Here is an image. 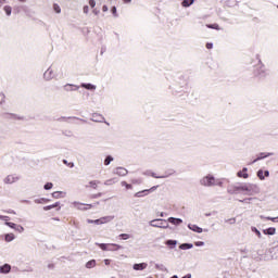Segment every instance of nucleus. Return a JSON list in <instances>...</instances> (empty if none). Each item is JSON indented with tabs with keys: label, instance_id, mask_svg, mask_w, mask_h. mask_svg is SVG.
<instances>
[{
	"label": "nucleus",
	"instance_id": "obj_1",
	"mask_svg": "<svg viewBox=\"0 0 278 278\" xmlns=\"http://www.w3.org/2000/svg\"><path fill=\"white\" fill-rule=\"evenodd\" d=\"M200 186H203L204 188H214V186H216V177L212 174H207L200 179Z\"/></svg>",
	"mask_w": 278,
	"mask_h": 278
},
{
	"label": "nucleus",
	"instance_id": "obj_2",
	"mask_svg": "<svg viewBox=\"0 0 278 278\" xmlns=\"http://www.w3.org/2000/svg\"><path fill=\"white\" fill-rule=\"evenodd\" d=\"M150 227H155L157 229H168V220L166 219H152L149 223Z\"/></svg>",
	"mask_w": 278,
	"mask_h": 278
},
{
	"label": "nucleus",
	"instance_id": "obj_3",
	"mask_svg": "<svg viewBox=\"0 0 278 278\" xmlns=\"http://www.w3.org/2000/svg\"><path fill=\"white\" fill-rule=\"evenodd\" d=\"M244 192L248 197H255V194H260V186L255 184H245Z\"/></svg>",
	"mask_w": 278,
	"mask_h": 278
},
{
	"label": "nucleus",
	"instance_id": "obj_4",
	"mask_svg": "<svg viewBox=\"0 0 278 278\" xmlns=\"http://www.w3.org/2000/svg\"><path fill=\"white\" fill-rule=\"evenodd\" d=\"M21 181V176L18 174H9L3 178V184L5 186H12V184H17Z\"/></svg>",
	"mask_w": 278,
	"mask_h": 278
},
{
	"label": "nucleus",
	"instance_id": "obj_5",
	"mask_svg": "<svg viewBox=\"0 0 278 278\" xmlns=\"http://www.w3.org/2000/svg\"><path fill=\"white\" fill-rule=\"evenodd\" d=\"M245 188H247V182L239 184V185L228 187L227 192L229 194H238V192H245Z\"/></svg>",
	"mask_w": 278,
	"mask_h": 278
},
{
	"label": "nucleus",
	"instance_id": "obj_6",
	"mask_svg": "<svg viewBox=\"0 0 278 278\" xmlns=\"http://www.w3.org/2000/svg\"><path fill=\"white\" fill-rule=\"evenodd\" d=\"M256 75H258L260 77H266L267 75H270V72L268 71V68H266V65L258 63Z\"/></svg>",
	"mask_w": 278,
	"mask_h": 278
},
{
	"label": "nucleus",
	"instance_id": "obj_7",
	"mask_svg": "<svg viewBox=\"0 0 278 278\" xmlns=\"http://www.w3.org/2000/svg\"><path fill=\"white\" fill-rule=\"evenodd\" d=\"M55 77H58V74H55V71L51 67L43 73V79H46V81H51V79H55Z\"/></svg>",
	"mask_w": 278,
	"mask_h": 278
},
{
	"label": "nucleus",
	"instance_id": "obj_8",
	"mask_svg": "<svg viewBox=\"0 0 278 278\" xmlns=\"http://www.w3.org/2000/svg\"><path fill=\"white\" fill-rule=\"evenodd\" d=\"M72 205L76 210H80L83 212L86 211V210H92V204H84V203H80V202H73Z\"/></svg>",
	"mask_w": 278,
	"mask_h": 278
},
{
	"label": "nucleus",
	"instance_id": "obj_9",
	"mask_svg": "<svg viewBox=\"0 0 278 278\" xmlns=\"http://www.w3.org/2000/svg\"><path fill=\"white\" fill-rule=\"evenodd\" d=\"M91 121L93 123H105V125H110V123L105 122V117L99 113H93L91 116Z\"/></svg>",
	"mask_w": 278,
	"mask_h": 278
},
{
	"label": "nucleus",
	"instance_id": "obj_10",
	"mask_svg": "<svg viewBox=\"0 0 278 278\" xmlns=\"http://www.w3.org/2000/svg\"><path fill=\"white\" fill-rule=\"evenodd\" d=\"M113 173L118 177H127L129 170H127L125 167H116Z\"/></svg>",
	"mask_w": 278,
	"mask_h": 278
},
{
	"label": "nucleus",
	"instance_id": "obj_11",
	"mask_svg": "<svg viewBox=\"0 0 278 278\" xmlns=\"http://www.w3.org/2000/svg\"><path fill=\"white\" fill-rule=\"evenodd\" d=\"M188 229L194 231V233H203V231H208L207 229H203L195 224H188Z\"/></svg>",
	"mask_w": 278,
	"mask_h": 278
},
{
	"label": "nucleus",
	"instance_id": "obj_12",
	"mask_svg": "<svg viewBox=\"0 0 278 278\" xmlns=\"http://www.w3.org/2000/svg\"><path fill=\"white\" fill-rule=\"evenodd\" d=\"M248 173H249V168L243 167L242 170H239L237 173V177H240L242 179H249V174Z\"/></svg>",
	"mask_w": 278,
	"mask_h": 278
},
{
	"label": "nucleus",
	"instance_id": "obj_13",
	"mask_svg": "<svg viewBox=\"0 0 278 278\" xmlns=\"http://www.w3.org/2000/svg\"><path fill=\"white\" fill-rule=\"evenodd\" d=\"M64 90H65V92H73L75 90H79V86L73 85V84H66L64 86Z\"/></svg>",
	"mask_w": 278,
	"mask_h": 278
},
{
	"label": "nucleus",
	"instance_id": "obj_14",
	"mask_svg": "<svg viewBox=\"0 0 278 278\" xmlns=\"http://www.w3.org/2000/svg\"><path fill=\"white\" fill-rule=\"evenodd\" d=\"M12 270V266L10 264H4L0 266V274L8 275Z\"/></svg>",
	"mask_w": 278,
	"mask_h": 278
},
{
	"label": "nucleus",
	"instance_id": "obj_15",
	"mask_svg": "<svg viewBox=\"0 0 278 278\" xmlns=\"http://www.w3.org/2000/svg\"><path fill=\"white\" fill-rule=\"evenodd\" d=\"M114 220V216L109 215L100 218V225H108V223H112Z\"/></svg>",
	"mask_w": 278,
	"mask_h": 278
},
{
	"label": "nucleus",
	"instance_id": "obj_16",
	"mask_svg": "<svg viewBox=\"0 0 278 278\" xmlns=\"http://www.w3.org/2000/svg\"><path fill=\"white\" fill-rule=\"evenodd\" d=\"M167 223H170L172 225H175L177 227V226L181 225V223H184V219L175 218V217H169L167 219Z\"/></svg>",
	"mask_w": 278,
	"mask_h": 278
},
{
	"label": "nucleus",
	"instance_id": "obj_17",
	"mask_svg": "<svg viewBox=\"0 0 278 278\" xmlns=\"http://www.w3.org/2000/svg\"><path fill=\"white\" fill-rule=\"evenodd\" d=\"M270 155H274L273 152L264 153L262 152L257 159H255L252 164H255V162H260V160H265V157H270Z\"/></svg>",
	"mask_w": 278,
	"mask_h": 278
},
{
	"label": "nucleus",
	"instance_id": "obj_18",
	"mask_svg": "<svg viewBox=\"0 0 278 278\" xmlns=\"http://www.w3.org/2000/svg\"><path fill=\"white\" fill-rule=\"evenodd\" d=\"M66 192L65 191H54L52 192L53 199H65Z\"/></svg>",
	"mask_w": 278,
	"mask_h": 278
},
{
	"label": "nucleus",
	"instance_id": "obj_19",
	"mask_svg": "<svg viewBox=\"0 0 278 278\" xmlns=\"http://www.w3.org/2000/svg\"><path fill=\"white\" fill-rule=\"evenodd\" d=\"M156 189H157V187L154 186L151 189H146V190H142V191H139V192L135 193V197H137V198L143 197V194H147V192H151V191L156 190Z\"/></svg>",
	"mask_w": 278,
	"mask_h": 278
},
{
	"label": "nucleus",
	"instance_id": "obj_20",
	"mask_svg": "<svg viewBox=\"0 0 278 278\" xmlns=\"http://www.w3.org/2000/svg\"><path fill=\"white\" fill-rule=\"evenodd\" d=\"M99 184H101V181L91 180L89 181V185L86 186V188H92L93 190H97V188H99Z\"/></svg>",
	"mask_w": 278,
	"mask_h": 278
},
{
	"label": "nucleus",
	"instance_id": "obj_21",
	"mask_svg": "<svg viewBox=\"0 0 278 278\" xmlns=\"http://www.w3.org/2000/svg\"><path fill=\"white\" fill-rule=\"evenodd\" d=\"M263 233L265 236H275V233H277V229L274 227H270V228L263 230Z\"/></svg>",
	"mask_w": 278,
	"mask_h": 278
},
{
	"label": "nucleus",
	"instance_id": "obj_22",
	"mask_svg": "<svg viewBox=\"0 0 278 278\" xmlns=\"http://www.w3.org/2000/svg\"><path fill=\"white\" fill-rule=\"evenodd\" d=\"M147 266H148L147 263H139V264H135L132 268L134 270H144Z\"/></svg>",
	"mask_w": 278,
	"mask_h": 278
},
{
	"label": "nucleus",
	"instance_id": "obj_23",
	"mask_svg": "<svg viewBox=\"0 0 278 278\" xmlns=\"http://www.w3.org/2000/svg\"><path fill=\"white\" fill-rule=\"evenodd\" d=\"M143 175H150V177H154V179H165L166 176H157L155 175V173L151 172V170H147L143 173Z\"/></svg>",
	"mask_w": 278,
	"mask_h": 278
},
{
	"label": "nucleus",
	"instance_id": "obj_24",
	"mask_svg": "<svg viewBox=\"0 0 278 278\" xmlns=\"http://www.w3.org/2000/svg\"><path fill=\"white\" fill-rule=\"evenodd\" d=\"M81 88H86V90H97V86L92 85V84H86V83H83L80 85Z\"/></svg>",
	"mask_w": 278,
	"mask_h": 278
},
{
	"label": "nucleus",
	"instance_id": "obj_25",
	"mask_svg": "<svg viewBox=\"0 0 278 278\" xmlns=\"http://www.w3.org/2000/svg\"><path fill=\"white\" fill-rule=\"evenodd\" d=\"M194 245L192 243H182L179 245V249H181V251H188L189 249H192Z\"/></svg>",
	"mask_w": 278,
	"mask_h": 278
},
{
	"label": "nucleus",
	"instance_id": "obj_26",
	"mask_svg": "<svg viewBox=\"0 0 278 278\" xmlns=\"http://www.w3.org/2000/svg\"><path fill=\"white\" fill-rule=\"evenodd\" d=\"M121 249H123V247L118 245L116 243H111L110 247H109V251H118Z\"/></svg>",
	"mask_w": 278,
	"mask_h": 278
},
{
	"label": "nucleus",
	"instance_id": "obj_27",
	"mask_svg": "<svg viewBox=\"0 0 278 278\" xmlns=\"http://www.w3.org/2000/svg\"><path fill=\"white\" fill-rule=\"evenodd\" d=\"M16 237L14 236V233H7L4 236V240L5 242H12Z\"/></svg>",
	"mask_w": 278,
	"mask_h": 278
},
{
	"label": "nucleus",
	"instance_id": "obj_28",
	"mask_svg": "<svg viewBox=\"0 0 278 278\" xmlns=\"http://www.w3.org/2000/svg\"><path fill=\"white\" fill-rule=\"evenodd\" d=\"M85 266L86 268H94V266H97V261L96 260L88 261Z\"/></svg>",
	"mask_w": 278,
	"mask_h": 278
},
{
	"label": "nucleus",
	"instance_id": "obj_29",
	"mask_svg": "<svg viewBox=\"0 0 278 278\" xmlns=\"http://www.w3.org/2000/svg\"><path fill=\"white\" fill-rule=\"evenodd\" d=\"M35 203H37L38 205H42V203H49V199L47 198L35 199Z\"/></svg>",
	"mask_w": 278,
	"mask_h": 278
},
{
	"label": "nucleus",
	"instance_id": "obj_30",
	"mask_svg": "<svg viewBox=\"0 0 278 278\" xmlns=\"http://www.w3.org/2000/svg\"><path fill=\"white\" fill-rule=\"evenodd\" d=\"M194 3V0H184L181 5L182 8H190Z\"/></svg>",
	"mask_w": 278,
	"mask_h": 278
},
{
	"label": "nucleus",
	"instance_id": "obj_31",
	"mask_svg": "<svg viewBox=\"0 0 278 278\" xmlns=\"http://www.w3.org/2000/svg\"><path fill=\"white\" fill-rule=\"evenodd\" d=\"M112 162H114V157L112 155L106 156L104 160V166H110Z\"/></svg>",
	"mask_w": 278,
	"mask_h": 278
},
{
	"label": "nucleus",
	"instance_id": "obj_32",
	"mask_svg": "<svg viewBox=\"0 0 278 278\" xmlns=\"http://www.w3.org/2000/svg\"><path fill=\"white\" fill-rule=\"evenodd\" d=\"M102 251H109L110 244L108 243H96Z\"/></svg>",
	"mask_w": 278,
	"mask_h": 278
},
{
	"label": "nucleus",
	"instance_id": "obj_33",
	"mask_svg": "<svg viewBox=\"0 0 278 278\" xmlns=\"http://www.w3.org/2000/svg\"><path fill=\"white\" fill-rule=\"evenodd\" d=\"M165 244L167 247H172V249H175V247H177V240H167Z\"/></svg>",
	"mask_w": 278,
	"mask_h": 278
},
{
	"label": "nucleus",
	"instance_id": "obj_34",
	"mask_svg": "<svg viewBox=\"0 0 278 278\" xmlns=\"http://www.w3.org/2000/svg\"><path fill=\"white\" fill-rule=\"evenodd\" d=\"M116 178H111L104 181V186H114V184H116Z\"/></svg>",
	"mask_w": 278,
	"mask_h": 278
},
{
	"label": "nucleus",
	"instance_id": "obj_35",
	"mask_svg": "<svg viewBox=\"0 0 278 278\" xmlns=\"http://www.w3.org/2000/svg\"><path fill=\"white\" fill-rule=\"evenodd\" d=\"M3 11L5 12L7 16H12V7L5 5Z\"/></svg>",
	"mask_w": 278,
	"mask_h": 278
},
{
	"label": "nucleus",
	"instance_id": "obj_36",
	"mask_svg": "<svg viewBox=\"0 0 278 278\" xmlns=\"http://www.w3.org/2000/svg\"><path fill=\"white\" fill-rule=\"evenodd\" d=\"M121 186L126 188V190H131L134 188V186H131L130 184H127V181H122Z\"/></svg>",
	"mask_w": 278,
	"mask_h": 278
},
{
	"label": "nucleus",
	"instance_id": "obj_37",
	"mask_svg": "<svg viewBox=\"0 0 278 278\" xmlns=\"http://www.w3.org/2000/svg\"><path fill=\"white\" fill-rule=\"evenodd\" d=\"M118 238H121V240H129V238H131V235H129V233H121L118 236Z\"/></svg>",
	"mask_w": 278,
	"mask_h": 278
},
{
	"label": "nucleus",
	"instance_id": "obj_38",
	"mask_svg": "<svg viewBox=\"0 0 278 278\" xmlns=\"http://www.w3.org/2000/svg\"><path fill=\"white\" fill-rule=\"evenodd\" d=\"M256 175H257L258 179H261V181H264L265 175H264V170L263 169H260Z\"/></svg>",
	"mask_w": 278,
	"mask_h": 278
},
{
	"label": "nucleus",
	"instance_id": "obj_39",
	"mask_svg": "<svg viewBox=\"0 0 278 278\" xmlns=\"http://www.w3.org/2000/svg\"><path fill=\"white\" fill-rule=\"evenodd\" d=\"M53 10H54V12H55L56 14H61V12H62V9L59 7L58 3H54V4H53Z\"/></svg>",
	"mask_w": 278,
	"mask_h": 278
},
{
	"label": "nucleus",
	"instance_id": "obj_40",
	"mask_svg": "<svg viewBox=\"0 0 278 278\" xmlns=\"http://www.w3.org/2000/svg\"><path fill=\"white\" fill-rule=\"evenodd\" d=\"M261 218H265V220H271V223H278V217H264V216H261Z\"/></svg>",
	"mask_w": 278,
	"mask_h": 278
},
{
	"label": "nucleus",
	"instance_id": "obj_41",
	"mask_svg": "<svg viewBox=\"0 0 278 278\" xmlns=\"http://www.w3.org/2000/svg\"><path fill=\"white\" fill-rule=\"evenodd\" d=\"M5 103V93L0 92V105H3Z\"/></svg>",
	"mask_w": 278,
	"mask_h": 278
},
{
	"label": "nucleus",
	"instance_id": "obj_42",
	"mask_svg": "<svg viewBox=\"0 0 278 278\" xmlns=\"http://www.w3.org/2000/svg\"><path fill=\"white\" fill-rule=\"evenodd\" d=\"M15 231H18V233H23V231H25V228L21 225H16L15 226Z\"/></svg>",
	"mask_w": 278,
	"mask_h": 278
},
{
	"label": "nucleus",
	"instance_id": "obj_43",
	"mask_svg": "<svg viewBox=\"0 0 278 278\" xmlns=\"http://www.w3.org/2000/svg\"><path fill=\"white\" fill-rule=\"evenodd\" d=\"M251 229H252V231H253L254 233H256L257 238H262V232H260V230H258L257 228L252 227Z\"/></svg>",
	"mask_w": 278,
	"mask_h": 278
},
{
	"label": "nucleus",
	"instance_id": "obj_44",
	"mask_svg": "<svg viewBox=\"0 0 278 278\" xmlns=\"http://www.w3.org/2000/svg\"><path fill=\"white\" fill-rule=\"evenodd\" d=\"M45 190H51L53 188V182H47L45 186H43Z\"/></svg>",
	"mask_w": 278,
	"mask_h": 278
},
{
	"label": "nucleus",
	"instance_id": "obj_45",
	"mask_svg": "<svg viewBox=\"0 0 278 278\" xmlns=\"http://www.w3.org/2000/svg\"><path fill=\"white\" fill-rule=\"evenodd\" d=\"M4 225H7V227H10L11 229H16V224L14 223L7 222L4 223Z\"/></svg>",
	"mask_w": 278,
	"mask_h": 278
},
{
	"label": "nucleus",
	"instance_id": "obj_46",
	"mask_svg": "<svg viewBox=\"0 0 278 278\" xmlns=\"http://www.w3.org/2000/svg\"><path fill=\"white\" fill-rule=\"evenodd\" d=\"M207 27L210 28V29H220V26H218V24H213V25H207Z\"/></svg>",
	"mask_w": 278,
	"mask_h": 278
},
{
	"label": "nucleus",
	"instance_id": "obj_47",
	"mask_svg": "<svg viewBox=\"0 0 278 278\" xmlns=\"http://www.w3.org/2000/svg\"><path fill=\"white\" fill-rule=\"evenodd\" d=\"M111 12H112V14H113V16H114L115 18L118 17V13L116 12V7H113V8L111 9Z\"/></svg>",
	"mask_w": 278,
	"mask_h": 278
},
{
	"label": "nucleus",
	"instance_id": "obj_48",
	"mask_svg": "<svg viewBox=\"0 0 278 278\" xmlns=\"http://www.w3.org/2000/svg\"><path fill=\"white\" fill-rule=\"evenodd\" d=\"M0 220H4V223H8V220H10V216L0 215Z\"/></svg>",
	"mask_w": 278,
	"mask_h": 278
},
{
	"label": "nucleus",
	"instance_id": "obj_49",
	"mask_svg": "<svg viewBox=\"0 0 278 278\" xmlns=\"http://www.w3.org/2000/svg\"><path fill=\"white\" fill-rule=\"evenodd\" d=\"M156 268H159V270H163L165 273L168 270L164 265H156Z\"/></svg>",
	"mask_w": 278,
	"mask_h": 278
},
{
	"label": "nucleus",
	"instance_id": "obj_50",
	"mask_svg": "<svg viewBox=\"0 0 278 278\" xmlns=\"http://www.w3.org/2000/svg\"><path fill=\"white\" fill-rule=\"evenodd\" d=\"M215 186H219V188H223V181L215 178Z\"/></svg>",
	"mask_w": 278,
	"mask_h": 278
},
{
	"label": "nucleus",
	"instance_id": "obj_51",
	"mask_svg": "<svg viewBox=\"0 0 278 278\" xmlns=\"http://www.w3.org/2000/svg\"><path fill=\"white\" fill-rule=\"evenodd\" d=\"M83 12H84V14H88V12H90V8L88 5H85L83 8Z\"/></svg>",
	"mask_w": 278,
	"mask_h": 278
},
{
	"label": "nucleus",
	"instance_id": "obj_52",
	"mask_svg": "<svg viewBox=\"0 0 278 278\" xmlns=\"http://www.w3.org/2000/svg\"><path fill=\"white\" fill-rule=\"evenodd\" d=\"M89 5H90V8H94L97 5V1L89 0Z\"/></svg>",
	"mask_w": 278,
	"mask_h": 278
},
{
	"label": "nucleus",
	"instance_id": "obj_53",
	"mask_svg": "<svg viewBox=\"0 0 278 278\" xmlns=\"http://www.w3.org/2000/svg\"><path fill=\"white\" fill-rule=\"evenodd\" d=\"M204 245H205V242L203 241L195 242V247H204Z\"/></svg>",
	"mask_w": 278,
	"mask_h": 278
},
{
	"label": "nucleus",
	"instance_id": "obj_54",
	"mask_svg": "<svg viewBox=\"0 0 278 278\" xmlns=\"http://www.w3.org/2000/svg\"><path fill=\"white\" fill-rule=\"evenodd\" d=\"M49 210H53V206H51V205L43 206L45 212H49Z\"/></svg>",
	"mask_w": 278,
	"mask_h": 278
},
{
	"label": "nucleus",
	"instance_id": "obj_55",
	"mask_svg": "<svg viewBox=\"0 0 278 278\" xmlns=\"http://www.w3.org/2000/svg\"><path fill=\"white\" fill-rule=\"evenodd\" d=\"M51 207H52V210L54 208V207H60V202H55L54 204H52V205H50Z\"/></svg>",
	"mask_w": 278,
	"mask_h": 278
},
{
	"label": "nucleus",
	"instance_id": "obj_56",
	"mask_svg": "<svg viewBox=\"0 0 278 278\" xmlns=\"http://www.w3.org/2000/svg\"><path fill=\"white\" fill-rule=\"evenodd\" d=\"M51 207H52V210L54 208V207H60V202H55L54 204H52V205H50Z\"/></svg>",
	"mask_w": 278,
	"mask_h": 278
},
{
	"label": "nucleus",
	"instance_id": "obj_57",
	"mask_svg": "<svg viewBox=\"0 0 278 278\" xmlns=\"http://www.w3.org/2000/svg\"><path fill=\"white\" fill-rule=\"evenodd\" d=\"M263 175H265V178H266V177H270V172L265 170V172H263Z\"/></svg>",
	"mask_w": 278,
	"mask_h": 278
},
{
	"label": "nucleus",
	"instance_id": "obj_58",
	"mask_svg": "<svg viewBox=\"0 0 278 278\" xmlns=\"http://www.w3.org/2000/svg\"><path fill=\"white\" fill-rule=\"evenodd\" d=\"M93 225H101V219H94Z\"/></svg>",
	"mask_w": 278,
	"mask_h": 278
},
{
	"label": "nucleus",
	"instance_id": "obj_59",
	"mask_svg": "<svg viewBox=\"0 0 278 278\" xmlns=\"http://www.w3.org/2000/svg\"><path fill=\"white\" fill-rule=\"evenodd\" d=\"M214 43H206V49H213Z\"/></svg>",
	"mask_w": 278,
	"mask_h": 278
},
{
	"label": "nucleus",
	"instance_id": "obj_60",
	"mask_svg": "<svg viewBox=\"0 0 278 278\" xmlns=\"http://www.w3.org/2000/svg\"><path fill=\"white\" fill-rule=\"evenodd\" d=\"M104 264H105V266H110L111 261H110V260H108V258H105V260H104Z\"/></svg>",
	"mask_w": 278,
	"mask_h": 278
},
{
	"label": "nucleus",
	"instance_id": "obj_61",
	"mask_svg": "<svg viewBox=\"0 0 278 278\" xmlns=\"http://www.w3.org/2000/svg\"><path fill=\"white\" fill-rule=\"evenodd\" d=\"M108 10H109L108 5L104 4V5L102 7V12H108Z\"/></svg>",
	"mask_w": 278,
	"mask_h": 278
},
{
	"label": "nucleus",
	"instance_id": "obj_62",
	"mask_svg": "<svg viewBox=\"0 0 278 278\" xmlns=\"http://www.w3.org/2000/svg\"><path fill=\"white\" fill-rule=\"evenodd\" d=\"M92 13H93L96 16H99V10L93 9Z\"/></svg>",
	"mask_w": 278,
	"mask_h": 278
},
{
	"label": "nucleus",
	"instance_id": "obj_63",
	"mask_svg": "<svg viewBox=\"0 0 278 278\" xmlns=\"http://www.w3.org/2000/svg\"><path fill=\"white\" fill-rule=\"evenodd\" d=\"M230 225H236V218H230Z\"/></svg>",
	"mask_w": 278,
	"mask_h": 278
},
{
	"label": "nucleus",
	"instance_id": "obj_64",
	"mask_svg": "<svg viewBox=\"0 0 278 278\" xmlns=\"http://www.w3.org/2000/svg\"><path fill=\"white\" fill-rule=\"evenodd\" d=\"M182 278H192L191 274H187L186 276H184Z\"/></svg>",
	"mask_w": 278,
	"mask_h": 278
}]
</instances>
